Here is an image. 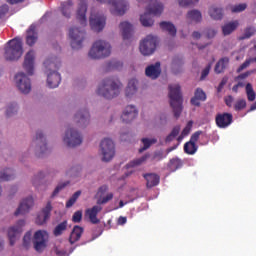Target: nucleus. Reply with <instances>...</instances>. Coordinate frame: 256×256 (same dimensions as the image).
I'll return each mask as SVG.
<instances>
[{"mask_svg":"<svg viewBox=\"0 0 256 256\" xmlns=\"http://www.w3.org/2000/svg\"><path fill=\"white\" fill-rule=\"evenodd\" d=\"M138 3H147L148 6L143 15L140 16V23L143 27H153L155 20L151 15H161L163 13V4L157 0H137Z\"/></svg>","mask_w":256,"mask_h":256,"instance_id":"obj_1","label":"nucleus"},{"mask_svg":"<svg viewBox=\"0 0 256 256\" xmlns=\"http://www.w3.org/2000/svg\"><path fill=\"white\" fill-rule=\"evenodd\" d=\"M121 93V82L115 78H106L97 89V95L105 99H114Z\"/></svg>","mask_w":256,"mask_h":256,"instance_id":"obj_2","label":"nucleus"},{"mask_svg":"<svg viewBox=\"0 0 256 256\" xmlns=\"http://www.w3.org/2000/svg\"><path fill=\"white\" fill-rule=\"evenodd\" d=\"M45 68L50 71L47 77V84L50 89H55L59 87L61 83V74L55 71V69H59L61 67V60L59 58H48L44 61Z\"/></svg>","mask_w":256,"mask_h":256,"instance_id":"obj_3","label":"nucleus"},{"mask_svg":"<svg viewBox=\"0 0 256 256\" xmlns=\"http://www.w3.org/2000/svg\"><path fill=\"white\" fill-rule=\"evenodd\" d=\"M168 96L174 117L179 119V117H181V113H183V95L181 94V86L179 84H170Z\"/></svg>","mask_w":256,"mask_h":256,"instance_id":"obj_4","label":"nucleus"},{"mask_svg":"<svg viewBox=\"0 0 256 256\" xmlns=\"http://www.w3.org/2000/svg\"><path fill=\"white\" fill-rule=\"evenodd\" d=\"M23 56V41L14 38L8 42L5 48L4 57L6 61H18Z\"/></svg>","mask_w":256,"mask_h":256,"instance_id":"obj_5","label":"nucleus"},{"mask_svg":"<svg viewBox=\"0 0 256 256\" xmlns=\"http://www.w3.org/2000/svg\"><path fill=\"white\" fill-rule=\"evenodd\" d=\"M109 55H111V44L105 40L94 42L89 51V57L91 59H105Z\"/></svg>","mask_w":256,"mask_h":256,"instance_id":"obj_6","label":"nucleus"},{"mask_svg":"<svg viewBox=\"0 0 256 256\" xmlns=\"http://www.w3.org/2000/svg\"><path fill=\"white\" fill-rule=\"evenodd\" d=\"M100 151L102 153V161L109 163L115 157V143L109 138H105L100 143Z\"/></svg>","mask_w":256,"mask_h":256,"instance_id":"obj_7","label":"nucleus"},{"mask_svg":"<svg viewBox=\"0 0 256 256\" xmlns=\"http://www.w3.org/2000/svg\"><path fill=\"white\" fill-rule=\"evenodd\" d=\"M140 53L145 56L153 55L157 49V37L148 35L140 42Z\"/></svg>","mask_w":256,"mask_h":256,"instance_id":"obj_8","label":"nucleus"},{"mask_svg":"<svg viewBox=\"0 0 256 256\" xmlns=\"http://www.w3.org/2000/svg\"><path fill=\"white\" fill-rule=\"evenodd\" d=\"M69 37L71 39L72 49H81L85 41V30L81 28H70Z\"/></svg>","mask_w":256,"mask_h":256,"instance_id":"obj_9","label":"nucleus"},{"mask_svg":"<svg viewBox=\"0 0 256 256\" xmlns=\"http://www.w3.org/2000/svg\"><path fill=\"white\" fill-rule=\"evenodd\" d=\"M49 240V234L45 230H38L34 234V249L38 253L45 251L47 247V241Z\"/></svg>","mask_w":256,"mask_h":256,"instance_id":"obj_10","label":"nucleus"},{"mask_svg":"<svg viewBox=\"0 0 256 256\" xmlns=\"http://www.w3.org/2000/svg\"><path fill=\"white\" fill-rule=\"evenodd\" d=\"M64 143L67 147H78L83 143V136L75 129L70 128L65 133Z\"/></svg>","mask_w":256,"mask_h":256,"instance_id":"obj_11","label":"nucleus"},{"mask_svg":"<svg viewBox=\"0 0 256 256\" xmlns=\"http://www.w3.org/2000/svg\"><path fill=\"white\" fill-rule=\"evenodd\" d=\"M15 83L16 87L24 95L31 93V80L29 79V77H27V75H25V73L20 72L16 74Z\"/></svg>","mask_w":256,"mask_h":256,"instance_id":"obj_12","label":"nucleus"},{"mask_svg":"<svg viewBox=\"0 0 256 256\" xmlns=\"http://www.w3.org/2000/svg\"><path fill=\"white\" fill-rule=\"evenodd\" d=\"M33 144L36 145V155L38 157H43V155L49 153V148H47V139L43 135V132L38 131L36 137L33 140Z\"/></svg>","mask_w":256,"mask_h":256,"instance_id":"obj_13","label":"nucleus"},{"mask_svg":"<svg viewBox=\"0 0 256 256\" xmlns=\"http://www.w3.org/2000/svg\"><path fill=\"white\" fill-rule=\"evenodd\" d=\"M201 135H203V131L201 130L196 131L191 135L190 140L184 144V153L187 155H195V153H197V149H199L197 142Z\"/></svg>","mask_w":256,"mask_h":256,"instance_id":"obj_14","label":"nucleus"},{"mask_svg":"<svg viewBox=\"0 0 256 256\" xmlns=\"http://www.w3.org/2000/svg\"><path fill=\"white\" fill-rule=\"evenodd\" d=\"M23 227H25V220H19L15 226L8 229V239L10 241L11 247L15 245L17 237L23 233Z\"/></svg>","mask_w":256,"mask_h":256,"instance_id":"obj_15","label":"nucleus"},{"mask_svg":"<svg viewBox=\"0 0 256 256\" xmlns=\"http://www.w3.org/2000/svg\"><path fill=\"white\" fill-rule=\"evenodd\" d=\"M87 0H79L78 8L76 11V19L85 27L87 25Z\"/></svg>","mask_w":256,"mask_h":256,"instance_id":"obj_16","label":"nucleus"},{"mask_svg":"<svg viewBox=\"0 0 256 256\" xmlns=\"http://www.w3.org/2000/svg\"><path fill=\"white\" fill-rule=\"evenodd\" d=\"M107 3L114 8V15H125L129 9V4L125 0H108Z\"/></svg>","mask_w":256,"mask_h":256,"instance_id":"obj_17","label":"nucleus"},{"mask_svg":"<svg viewBox=\"0 0 256 256\" xmlns=\"http://www.w3.org/2000/svg\"><path fill=\"white\" fill-rule=\"evenodd\" d=\"M216 125L220 129H227L231 123H233V114L231 113H219L215 117Z\"/></svg>","mask_w":256,"mask_h":256,"instance_id":"obj_18","label":"nucleus"},{"mask_svg":"<svg viewBox=\"0 0 256 256\" xmlns=\"http://www.w3.org/2000/svg\"><path fill=\"white\" fill-rule=\"evenodd\" d=\"M106 18L103 15H91L90 16V27L96 33H100L105 29Z\"/></svg>","mask_w":256,"mask_h":256,"instance_id":"obj_19","label":"nucleus"},{"mask_svg":"<svg viewBox=\"0 0 256 256\" xmlns=\"http://www.w3.org/2000/svg\"><path fill=\"white\" fill-rule=\"evenodd\" d=\"M137 115H139V111L134 105H128L124 109L121 119L123 123H131V121L137 119Z\"/></svg>","mask_w":256,"mask_h":256,"instance_id":"obj_20","label":"nucleus"},{"mask_svg":"<svg viewBox=\"0 0 256 256\" xmlns=\"http://www.w3.org/2000/svg\"><path fill=\"white\" fill-rule=\"evenodd\" d=\"M23 67L28 75H33L35 70V51L30 50L24 58Z\"/></svg>","mask_w":256,"mask_h":256,"instance_id":"obj_21","label":"nucleus"},{"mask_svg":"<svg viewBox=\"0 0 256 256\" xmlns=\"http://www.w3.org/2000/svg\"><path fill=\"white\" fill-rule=\"evenodd\" d=\"M91 116L87 109L80 110L74 116V121L77 123L78 127H87L89 125Z\"/></svg>","mask_w":256,"mask_h":256,"instance_id":"obj_22","label":"nucleus"},{"mask_svg":"<svg viewBox=\"0 0 256 256\" xmlns=\"http://www.w3.org/2000/svg\"><path fill=\"white\" fill-rule=\"evenodd\" d=\"M33 197H28L20 203L19 207L15 211V217H19V215H25V213H29L31 208L33 207Z\"/></svg>","mask_w":256,"mask_h":256,"instance_id":"obj_23","label":"nucleus"},{"mask_svg":"<svg viewBox=\"0 0 256 256\" xmlns=\"http://www.w3.org/2000/svg\"><path fill=\"white\" fill-rule=\"evenodd\" d=\"M103 208L101 206L95 205L92 208H88L85 212L86 217L89 218V221L92 223V225H97L101 223V220L97 218V215L101 213Z\"/></svg>","mask_w":256,"mask_h":256,"instance_id":"obj_24","label":"nucleus"},{"mask_svg":"<svg viewBox=\"0 0 256 256\" xmlns=\"http://www.w3.org/2000/svg\"><path fill=\"white\" fill-rule=\"evenodd\" d=\"M53 207L51 206V202H48L45 206V208L38 213L37 218H36V224L37 225H43L47 223V220L49 217H51V210Z\"/></svg>","mask_w":256,"mask_h":256,"instance_id":"obj_25","label":"nucleus"},{"mask_svg":"<svg viewBox=\"0 0 256 256\" xmlns=\"http://www.w3.org/2000/svg\"><path fill=\"white\" fill-rule=\"evenodd\" d=\"M145 75L150 79H159L161 75V62H156L146 67Z\"/></svg>","mask_w":256,"mask_h":256,"instance_id":"obj_26","label":"nucleus"},{"mask_svg":"<svg viewBox=\"0 0 256 256\" xmlns=\"http://www.w3.org/2000/svg\"><path fill=\"white\" fill-rule=\"evenodd\" d=\"M199 101H207V94L201 88L195 90L194 97L190 100L191 104L195 105V107L201 106V102Z\"/></svg>","mask_w":256,"mask_h":256,"instance_id":"obj_27","label":"nucleus"},{"mask_svg":"<svg viewBox=\"0 0 256 256\" xmlns=\"http://www.w3.org/2000/svg\"><path fill=\"white\" fill-rule=\"evenodd\" d=\"M120 31L122 32L123 40L129 41L133 36V25L129 22H122L120 24Z\"/></svg>","mask_w":256,"mask_h":256,"instance_id":"obj_28","label":"nucleus"},{"mask_svg":"<svg viewBox=\"0 0 256 256\" xmlns=\"http://www.w3.org/2000/svg\"><path fill=\"white\" fill-rule=\"evenodd\" d=\"M35 29V25H31L27 30L26 43L29 45V47H33V45L37 43L38 36Z\"/></svg>","mask_w":256,"mask_h":256,"instance_id":"obj_29","label":"nucleus"},{"mask_svg":"<svg viewBox=\"0 0 256 256\" xmlns=\"http://www.w3.org/2000/svg\"><path fill=\"white\" fill-rule=\"evenodd\" d=\"M144 179H146V181H147L146 187L148 189L157 187V185H159L160 177H159V175H157L155 173L145 174Z\"/></svg>","mask_w":256,"mask_h":256,"instance_id":"obj_30","label":"nucleus"},{"mask_svg":"<svg viewBox=\"0 0 256 256\" xmlns=\"http://www.w3.org/2000/svg\"><path fill=\"white\" fill-rule=\"evenodd\" d=\"M83 227L81 226H74L72 229V232L69 237V243L73 245L74 243H77L79 239H81V235H83Z\"/></svg>","mask_w":256,"mask_h":256,"instance_id":"obj_31","label":"nucleus"},{"mask_svg":"<svg viewBox=\"0 0 256 256\" xmlns=\"http://www.w3.org/2000/svg\"><path fill=\"white\" fill-rule=\"evenodd\" d=\"M211 19L215 21H221L223 19V8L218 6H211L208 11Z\"/></svg>","mask_w":256,"mask_h":256,"instance_id":"obj_32","label":"nucleus"},{"mask_svg":"<svg viewBox=\"0 0 256 256\" xmlns=\"http://www.w3.org/2000/svg\"><path fill=\"white\" fill-rule=\"evenodd\" d=\"M160 28L162 31H166L171 37H175L177 35V28H175V25L171 22H160Z\"/></svg>","mask_w":256,"mask_h":256,"instance_id":"obj_33","label":"nucleus"},{"mask_svg":"<svg viewBox=\"0 0 256 256\" xmlns=\"http://www.w3.org/2000/svg\"><path fill=\"white\" fill-rule=\"evenodd\" d=\"M186 19L194 23H201L203 15L199 10H191L187 13Z\"/></svg>","mask_w":256,"mask_h":256,"instance_id":"obj_34","label":"nucleus"},{"mask_svg":"<svg viewBox=\"0 0 256 256\" xmlns=\"http://www.w3.org/2000/svg\"><path fill=\"white\" fill-rule=\"evenodd\" d=\"M137 93V79H131L125 89L126 97H133Z\"/></svg>","mask_w":256,"mask_h":256,"instance_id":"obj_35","label":"nucleus"},{"mask_svg":"<svg viewBox=\"0 0 256 256\" xmlns=\"http://www.w3.org/2000/svg\"><path fill=\"white\" fill-rule=\"evenodd\" d=\"M169 171H171L172 173H175V171H177V169H181L183 167V160L175 157L170 159L168 165H167Z\"/></svg>","mask_w":256,"mask_h":256,"instance_id":"obj_36","label":"nucleus"},{"mask_svg":"<svg viewBox=\"0 0 256 256\" xmlns=\"http://www.w3.org/2000/svg\"><path fill=\"white\" fill-rule=\"evenodd\" d=\"M227 65H229V57H224L220 59L215 65V73H223V71H225V69L227 68Z\"/></svg>","mask_w":256,"mask_h":256,"instance_id":"obj_37","label":"nucleus"},{"mask_svg":"<svg viewBox=\"0 0 256 256\" xmlns=\"http://www.w3.org/2000/svg\"><path fill=\"white\" fill-rule=\"evenodd\" d=\"M15 179V172L11 168H7L0 172V182L1 181H11Z\"/></svg>","mask_w":256,"mask_h":256,"instance_id":"obj_38","label":"nucleus"},{"mask_svg":"<svg viewBox=\"0 0 256 256\" xmlns=\"http://www.w3.org/2000/svg\"><path fill=\"white\" fill-rule=\"evenodd\" d=\"M237 27H239V21L236 20V21L230 22L228 24H225L222 27V33L223 35H231L232 31H235Z\"/></svg>","mask_w":256,"mask_h":256,"instance_id":"obj_39","label":"nucleus"},{"mask_svg":"<svg viewBox=\"0 0 256 256\" xmlns=\"http://www.w3.org/2000/svg\"><path fill=\"white\" fill-rule=\"evenodd\" d=\"M71 7H73V1L68 0L61 4V13L64 17H71Z\"/></svg>","mask_w":256,"mask_h":256,"instance_id":"obj_40","label":"nucleus"},{"mask_svg":"<svg viewBox=\"0 0 256 256\" xmlns=\"http://www.w3.org/2000/svg\"><path fill=\"white\" fill-rule=\"evenodd\" d=\"M64 231H67V220H64L54 228L53 235L54 237H61Z\"/></svg>","mask_w":256,"mask_h":256,"instance_id":"obj_41","label":"nucleus"},{"mask_svg":"<svg viewBox=\"0 0 256 256\" xmlns=\"http://www.w3.org/2000/svg\"><path fill=\"white\" fill-rule=\"evenodd\" d=\"M142 143H143V147L139 149V153H143V151H147V149H149V147H151V145H155V143H157V139L155 138H142L141 139Z\"/></svg>","mask_w":256,"mask_h":256,"instance_id":"obj_42","label":"nucleus"},{"mask_svg":"<svg viewBox=\"0 0 256 256\" xmlns=\"http://www.w3.org/2000/svg\"><path fill=\"white\" fill-rule=\"evenodd\" d=\"M150 157L149 154H145L142 157L135 159L133 161H131L130 163H128L126 165L127 169L131 168V167H138V165H142V163H145V161Z\"/></svg>","mask_w":256,"mask_h":256,"instance_id":"obj_43","label":"nucleus"},{"mask_svg":"<svg viewBox=\"0 0 256 256\" xmlns=\"http://www.w3.org/2000/svg\"><path fill=\"white\" fill-rule=\"evenodd\" d=\"M246 95H247L248 101L250 102L255 101L256 93H255V90H253V85L251 83L246 84Z\"/></svg>","mask_w":256,"mask_h":256,"instance_id":"obj_44","label":"nucleus"},{"mask_svg":"<svg viewBox=\"0 0 256 256\" xmlns=\"http://www.w3.org/2000/svg\"><path fill=\"white\" fill-rule=\"evenodd\" d=\"M79 197H81V190L76 191L66 202V209H71V207L77 203V199H79Z\"/></svg>","mask_w":256,"mask_h":256,"instance_id":"obj_45","label":"nucleus"},{"mask_svg":"<svg viewBox=\"0 0 256 256\" xmlns=\"http://www.w3.org/2000/svg\"><path fill=\"white\" fill-rule=\"evenodd\" d=\"M256 33V29L253 26L247 27L244 30V35L241 37V39H251V37H253V35H255Z\"/></svg>","mask_w":256,"mask_h":256,"instance_id":"obj_46","label":"nucleus"},{"mask_svg":"<svg viewBox=\"0 0 256 256\" xmlns=\"http://www.w3.org/2000/svg\"><path fill=\"white\" fill-rule=\"evenodd\" d=\"M245 107H247V101L245 99H239L234 104V109L236 111H243V109H245Z\"/></svg>","mask_w":256,"mask_h":256,"instance_id":"obj_47","label":"nucleus"},{"mask_svg":"<svg viewBox=\"0 0 256 256\" xmlns=\"http://www.w3.org/2000/svg\"><path fill=\"white\" fill-rule=\"evenodd\" d=\"M199 0H180L179 5L180 7H193V5H197Z\"/></svg>","mask_w":256,"mask_h":256,"instance_id":"obj_48","label":"nucleus"},{"mask_svg":"<svg viewBox=\"0 0 256 256\" xmlns=\"http://www.w3.org/2000/svg\"><path fill=\"white\" fill-rule=\"evenodd\" d=\"M113 199V193H108L105 197L97 200V205H105Z\"/></svg>","mask_w":256,"mask_h":256,"instance_id":"obj_49","label":"nucleus"},{"mask_svg":"<svg viewBox=\"0 0 256 256\" xmlns=\"http://www.w3.org/2000/svg\"><path fill=\"white\" fill-rule=\"evenodd\" d=\"M245 9H247L246 3L238 4L236 6H231L232 13H241V11H245Z\"/></svg>","mask_w":256,"mask_h":256,"instance_id":"obj_50","label":"nucleus"},{"mask_svg":"<svg viewBox=\"0 0 256 256\" xmlns=\"http://www.w3.org/2000/svg\"><path fill=\"white\" fill-rule=\"evenodd\" d=\"M17 113V104H10L6 110V116L11 117Z\"/></svg>","mask_w":256,"mask_h":256,"instance_id":"obj_51","label":"nucleus"},{"mask_svg":"<svg viewBox=\"0 0 256 256\" xmlns=\"http://www.w3.org/2000/svg\"><path fill=\"white\" fill-rule=\"evenodd\" d=\"M165 157H167V155H164L163 151L159 150L154 152L151 161H162V159H165Z\"/></svg>","mask_w":256,"mask_h":256,"instance_id":"obj_52","label":"nucleus"},{"mask_svg":"<svg viewBox=\"0 0 256 256\" xmlns=\"http://www.w3.org/2000/svg\"><path fill=\"white\" fill-rule=\"evenodd\" d=\"M79 173H81V166H74L67 172V175L69 177H77Z\"/></svg>","mask_w":256,"mask_h":256,"instance_id":"obj_53","label":"nucleus"},{"mask_svg":"<svg viewBox=\"0 0 256 256\" xmlns=\"http://www.w3.org/2000/svg\"><path fill=\"white\" fill-rule=\"evenodd\" d=\"M83 219V211L78 210L72 216L73 223H81Z\"/></svg>","mask_w":256,"mask_h":256,"instance_id":"obj_54","label":"nucleus"},{"mask_svg":"<svg viewBox=\"0 0 256 256\" xmlns=\"http://www.w3.org/2000/svg\"><path fill=\"white\" fill-rule=\"evenodd\" d=\"M191 129H193V121L190 120L181 133L184 135V137H187V135L191 133Z\"/></svg>","mask_w":256,"mask_h":256,"instance_id":"obj_55","label":"nucleus"},{"mask_svg":"<svg viewBox=\"0 0 256 256\" xmlns=\"http://www.w3.org/2000/svg\"><path fill=\"white\" fill-rule=\"evenodd\" d=\"M29 243H31V234L27 232L23 237V245L26 249H29Z\"/></svg>","mask_w":256,"mask_h":256,"instance_id":"obj_56","label":"nucleus"},{"mask_svg":"<svg viewBox=\"0 0 256 256\" xmlns=\"http://www.w3.org/2000/svg\"><path fill=\"white\" fill-rule=\"evenodd\" d=\"M108 67L109 69H121L123 67V62H120V61L109 62Z\"/></svg>","mask_w":256,"mask_h":256,"instance_id":"obj_57","label":"nucleus"},{"mask_svg":"<svg viewBox=\"0 0 256 256\" xmlns=\"http://www.w3.org/2000/svg\"><path fill=\"white\" fill-rule=\"evenodd\" d=\"M209 71H211V64H208L203 70L200 77V80L203 81L208 75Z\"/></svg>","mask_w":256,"mask_h":256,"instance_id":"obj_58","label":"nucleus"},{"mask_svg":"<svg viewBox=\"0 0 256 256\" xmlns=\"http://www.w3.org/2000/svg\"><path fill=\"white\" fill-rule=\"evenodd\" d=\"M243 87H245V82L239 81L232 87V91L233 93H239V89H243Z\"/></svg>","mask_w":256,"mask_h":256,"instance_id":"obj_59","label":"nucleus"},{"mask_svg":"<svg viewBox=\"0 0 256 256\" xmlns=\"http://www.w3.org/2000/svg\"><path fill=\"white\" fill-rule=\"evenodd\" d=\"M68 184H69L68 182H67V183H64V184H59V185L54 189V191H53V193H52V197H55V196L59 193V191H61L62 189H65V187H67Z\"/></svg>","mask_w":256,"mask_h":256,"instance_id":"obj_60","label":"nucleus"},{"mask_svg":"<svg viewBox=\"0 0 256 256\" xmlns=\"http://www.w3.org/2000/svg\"><path fill=\"white\" fill-rule=\"evenodd\" d=\"M216 35H217V30L213 28H209L206 30V37L208 39H213V37H215Z\"/></svg>","mask_w":256,"mask_h":256,"instance_id":"obj_61","label":"nucleus"},{"mask_svg":"<svg viewBox=\"0 0 256 256\" xmlns=\"http://www.w3.org/2000/svg\"><path fill=\"white\" fill-rule=\"evenodd\" d=\"M224 101H225L227 107H233V101H235V98H233V96L229 95L224 98Z\"/></svg>","mask_w":256,"mask_h":256,"instance_id":"obj_62","label":"nucleus"},{"mask_svg":"<svg viewBox=\"0 0 256 256\" xmlns=\"http://www.w3.org/2000/svg\"><path fill=\"white\" fill-rule=\"evenodd\" d=\"M227 81L228 79L227 78H222L220 84L218 85V88H217V92L218 93H221V91H223V87H225V85H227Z\"/></svg>","mask_w":256,"mask_h":256,"instance_id":"obj_63","label":"nucleus"},{"mask_svg":"<svg viewBox=\"0 0 256 256\" xmlns=\"http://www.w3.org/2000/svg\"><path fill=\"white\" fill-rule=\"evenodd\" d=\"M54 251H55L56 255H58V256H67V251L63 250L59 247H55Z\"/></svg>","mask_w":256,"mask_h":256,"instance_id":"obj_64","label":"nucleus"}]
</instances>
